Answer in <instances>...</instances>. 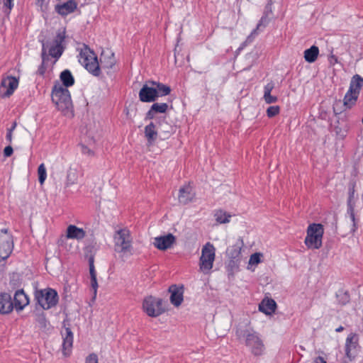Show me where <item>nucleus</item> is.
I'll list each match as a JSON object with an SVG mask.
<instances>
[{
	"instance_id": "12",
	"label": "nucleus",
	"mask_w": 363,
	"mask_h": 363,
	"mask_svg": "<svg viewBox=\"0 0 363 363\" xmlns=\"http://www.w3.org/2000/svg\"><path fill=\"white\" fill-rule=\"evenodd\" d=\"M358 337L354 333L350 334L345 342V354L350 360H352L357 354Z\"/></svg>"
},
{
	"instance_id": "37",
	"label": "nucleus",
	"mask_w": 363,
	"mask_h": 363,
	"mask_svg": "<svg viewBox=\"0 0 363 363\" xmlns=\"http://www.w3.org/2000/svg\"><path fill=\"white\" fill-rule=\"evenodd\" d=\"M65 30L62 31H58L52 43L57 45V46H63L62 43L65 41Z\"/></svg>"
},
{
	"instance_id": "11",
	"label": "nucleus",
	"mask_w": 363,
	"mask_h": 363,
	"mask_svg": "<svg viewBox=\"0 0 363 363\" xmlns=\"http://www.w3.org/2000/svg\"><path fill=\"white\" fill-rule=\"evenodd\" d=\"M176 242V237L172 233L155 238L153 245L160 250H166Z\"/></svg>"
},
{
	"instance_id": "39",
	"label": "nucleus",
	"mask_w": 363,
	"mask_h": 363,
	"mask_svg": "<svg viewBox=\"0 0 363 363\" xmlns=\"http://www.w3.org/2000/svg\"><path fill=\"white\" fill-rule=\"evenodd\" d=\"M13 7V0H3L2 10L5 14H9Z\"/></svg>"
},
{
	"instance_id": "54",
	"label": "nucleus",
	"mask_w": 363,
	"mask_h": 363,
	"mask_svg": "<svg viewBox=\"0 0 363 363\" xmlns=\"http://www.w3.org/2000/svg\"><path fill=\"white\" fill-rule=\"evenodd\" d=\"M16 125H17V123H16V121H14V122L12 123L11 126L10 128H7V131H9V132L13 133V132L14 131V130L16 129Z\"/></svg>"
},
{
	"instance_id": "36",
	"label": "nucleus",
	"mask_w": 363,
	"mask_h": 363,
	"mask_svg": "<svg viewBox=\"0 0 363 363\" xmlns=\"http://www.w3.org/2000/svg\"><path fill=\"white\" fill-rule=\"evenodd\" d=\"M263 254L261 252H255L250 255L248 264L249 265H257L262 262Z\"/></svg>"
},
{
	"instance_id": "22",
	"label": "nucleus",
	"mask_w": 363,
	"mask_h": 363,
	"mask_svg": "<svg viewBox=\"0 0 363 363\" xmlns=\"http://www.w3.org/2000/svg\"><path fill=\"white\" fill-rule=\"evenodd\" d=\"M86 233L83 228L77 227L74 225H69L67 228V238L69 239L82 240L85 238Z\"/></svg>"
},
{
	"instance_id": "8",
	"label": "nucleus",
	"mask_w": 363,
	"mask_h": 363,
	"mask_svg": "<svg viewBox=\"0 0 363 363\" xmlns=\"http://www.w3.org/2000/svg\"><path fill=\"white\" fill-rule=\"evenodd\" d=\"M243 335L245 337V345L253 354L261 355L264 353L265 347L257 333L252 329L246 330Z\"/></svg>"
},
{
	"instance_id": "1",
	"label": "nucleus",
	"mask_w": 363,
	"mask_h": 363,
	"mask_svg": "<svg viewBox=\"0 0 363 363\" xmlns=\"http://www.w3.org/2000/svg\"><path fill=\"white\" fill-rule=\"evenodd\" d=\"M79 63L93 76L99 77L101 68L98 58L93 50L84 45L79 54Z\"/></svg>"
},
{
	"instance_id": "51",
	"label": "nucleus",
	"mask_w": 363,
	"mask_h": 363,
	"mask_svg": "<svg viewBox=\"0 0 363 363\" xmlns=\"http://www.w3.org/2000/svg\"><path fill=\"white\" fill-rule=\"evenodd\" d=\"M328 61L330 65H334L338 62L337 57L334 55H330L328 57Z\"/></svg>"
},
{
	"instance_id": "27",
	"label": "nucleus",
	"mask_w": 363,
	"mask_h": 363,
	"mask_svg": "<svg viewBox=\"0 0 363 363\" xmlns=\"http://www.w3.org/2000/svg\"><path fill=\"white\" fill-rule=\"evenodd\" d=\"M149 83L155 86L154 88L157 92L156 95H157V98L160 96H167L171 92V88L168 85L155 81H149Z\"/></svg>"
},
{
	"instance_id": "35",
	"label": "nucleus",
	"mask_w": 363,
	"mask_h": 363,
	"mask_svg": "<svg viewBox=\"0 0 363 363\" xmlns=\"http://www.w3.org/2000/svg\"><path fill=\"white\" fill-rule=\"evenodd\" d=\"M38 181L43 184L47 178V171L43 163L40 164L38 168Z\"/></svg>"
},
{
	"instance_id": "4",
	"label": "nucleus",
	"mask_w": 363,
	"mask_h": 363,
	"mask_svg": "<svg viewBox=\"0 0 363 363\" xmlns=\"http://www.w3.org/2000/svg\"><path fill=\"white\" fill-rule=\"evenodd\" d=\"M362 86L363 78L359 74H354L350 80L349 89L343 99V104L347 108L354 105Z\"/></svg>"
},
{
	"instance_id": "50",
	"label": "nucleus",
	"mask_w": 363,
	"mask_h": 363,
	"mask_svg": "<svg viewBox=\"0 0 363 363\" xmlns=\"http://www.w3.org/2000/svg\"><path fill=\"white\" fill-rule=\"evenodd\" d=\"M274 87V85L272 82L268 83L264 87V94L271 93V91H272Z\"/></svg>"
},
{
	"instance_id": "19",
	"label": "nucleus",
	"mask_w": 363,
	"mask_h": 363,
	"mask_svg": "<svg viewBox=\"0 0 363 363\" xmlns=\"http://www.w3.org/2000/svg\"><path fill=\"white\" fill-rule=\"evenodd\" d=\"M13 309L11 296L6 292L0 293V314H9Z\"/></svg>"
},
{
	"instance_id": "26",
	"label": "nucleus",
	"mask_w": 363,
	"mask_h": 363,
	"mask_svg": "<svg viewBox=\"0 0 363 363\" xmlns=\"http://www.w3.org/2000/svg\"><path fill=\"white\" fill-rule=\"evenodd\" d=\"M319 55V48L316 45H312L303 52V57L308 63L315 62Z\"/></svg>"
},
{
	"instance_id": "24",
	"label": "nucleus",
	"mask_w": 363,
	"mask_h": 363,
	"mask_svg": "<svg viewBox=\"0 0 363 363\" xmlns=\"http://www.w3.org/2000/svg\"><path fill=\"white\" fill-rule=\"evenodd\" d=\"M41 43H42V51H41L42 63L38 67L37 74L40 76H44V74L46 72L45 62L49 60L48 55L46 52L45 46L48 47L49 43L44 42V40H42Z\"/></svg>"
},
{
	"instance_id": "25",
	"label": "nucleus",
	"mask_w": 363,
	"mask_h": 363,
	"mask_svg": "<svg viewBox=\"0 0 363 363\" xmlns=\"http://www.w3.org/2000/svg\"><path fill=\"white\" fill-rule=\"evenodd\" d=\"M62 86L65 88L70 87L74 84L75 79L69 69L63 70L60 74Z\"/></svg>"
},
{
	"instance_id": "45",
	"label": "nucleus",
	"mask_w": 363,
	"mask_h": 363,
	"mask_svg": "<svg viewBox=\"0 0 363 363\" xmlns=\"http://www.w3.org/2000/svg\"><path fill=\"white\" fill-rule=\"evenodd\" d=\"M86 363H99L97 355L95 353L89 354L86 358Z\"/></svg>"
},
{
	"instance_id": "32",
	"label": "nucleus",
	"mask_w": 363,
	"mask_h": 363,
	"mask_svg": "<svg viewBox=\"0 0 363 363\" xmlns=\"http://www.w3.org/2000/svg\"><path fill=\"white\" fill-rule=\"evenodd\" d=\"M78 180V173L76 169L69 168L67 173L66 185L67 186L74 184Z\"/></svg>"
},
{
	"instance_id": "10",
	"label": "nucleus",
	"mask_w": 363,
	"mask_h": 363,
	"mask_svg": "<svg viewBox=\"0 0 363 363\" xmlns=\"http://www.w3.org/2000/svg\"><path fill=\"white\" fill-rule=\"evenodd\" d=\"M13 250V235L0 236V262L7 259Z\"/></svg>"
},
{
	"instance_id": "41",
	"label": "nucleus",
	"mask_w": 363,
	"mask_h": 363,
	"mask_svg": "<svg viewBox=\"0 0 363 363\" xmlns=\"http://www.w3.org/2000/svg\"><path fill=\"white\" fill-rule=\"evenodd\" d=\"M280 111L279 106H272L267 109V115L268 117L272 118L277 116Z\"/></svg>"
},
{
	"instance_id": "23",
	"label": "nucleus",
	"mask_w": 363,
	"mask_h": 363,
	"mask_svg": "<svg viewBox=\"0 0 363 363\" xmlns=\"http://www.w3.org/2000/svg\"><path fill=\"white\" fill-rule=\"evenodd\" d=\"M277 307L276 302L273 299H264L259 305V309L266 315H270L274 312Z\"/></svg>"
},
{
	"instance_id": "31",
	"label": "nucleus",
	"mask_w": 363,
	"mask_h": 363,
	"mask_svg": "<svg viewBox=\"0 0 363 363\" xmlns=\"http://www.w3.org/2000/svg\"><path fill=\"white\" fill-rule=\"evenodd\" d=\"M267 9H268V11L264 13L263 16L261 18L259 23H257L256 28L252 30V32L251 33V35H257L258 32L259 30H262V28H265L267 26V25L268 24V23H269L268 14H269V13L272 12L271 5H269L267 6Z\"/></svg>"
},
{
	"instance_id": "3",
	"label": "nucleus",
	"mask_w": 363,
	"mask_h": 363,
	"mask_svg": "<svg viewBox=\"0 0 363 363\" xmlns=\"http://www.w3.org/2000/svg\"><path fill=\"white\" fill-rule=\"evenodd\" d=\"M34 300L43 310H49L57 305L59 296L55 289L50 287L43 289H35Z\"/></svg>"
},
{
	"instance_id": "52",
	"label": "nucleus",
	"mask_w": 363,
	"mask_h": 363,
	"mask_svg": "<svg viewBox=\"0 0 363 363\" xmlns=\"http://www.w3.org/2000/svg\"><path fill=\"white\" fill-rule=\"evenodd\" d=\"M13 138V133L7 131L6 135V140L9 145H11Z\"/></svg>"
},
{
	"instance_id": "21",
	"label": "nucleus",
	"mask_w": 363,
	"mask_h": 363,
	"mask_svg": "<svg viewBox=\"0 0 363 363\" xmlns=\"http://www.w3.org/2000/svg\"><path fill=\"white\" fill-rule=\"evenodd\" d=\"M216 258V248L210 242L206 243V270H211Z\"/></svg>"
},
{
	"instance_id": "2",
	"label": "nucleus",
	"mask_w": 363,
	"mask_h": 363,
	"mask_svg": "<svg viewBox=\"0 0 363 363\" xmlns=\"http://www.w3.org/2000/svg\"><path fill=\"white\" fill-rule=\"evenodd\" d=\"M52 101L57 109L62 112L69 111L73 106L69 91L59 83L55 84L52 89Z\"/></svg>"
},
{
	"instance_id": "13",
	"label": "nucleus",
	"mask_w": 363,
	"mask_h": 363,
	"mask_svg": "<svg viewBox=\"0 0 363 363\" xmlns=\"http://www.w3.org/2000/svg\"><path fill=\"white\" fill-rule=\"evenodd\" d=\"M170 295V302L176 307L179 306L184 300V286L172 284L169 287Z\"/></svg>"
},
{
	"instance_id": "42",
	"label": "nucleus",
	"mask_w": 363,
	"mask_h": 363,
	"mask_svg": "<svg viewBox=\"0 0 363 363\" xmlns=\"http://www.w3.org/2000/svg\"><path fill=\"white\" fill-rule=\"evenodd\" d=\"M240 247L238 246H233L231 249H229L228 253L231 258L235 259L240 254Z\"/></svg>"
},
{
	"instance_id": "43",
	"label": "nucleus",
	"mask_w": 363,
	"mask_h": 363,
	"mask_svg": "<svg viewBox=\"0 0 363 363\" xmlns=\"http://www.w3.org/2000/svg\"><path fill=\"white\" fill-rule=\"evenodd\" d=\"M263 97L267 104L275 103L277 101V97L271 95V93L264 94Z\"/></svg>"
},
{
	"instance_id": "38",
	"label": "nucleus",
	"mask_w": 363,
	"mask_h": 363,
	"mask_svg": "<svg viewBox=\"0 0 363 363\" xmlns=\"http://www.w3.org/2000/svg\"><path fill=\"white\" fill-rule=\"evenodd\" d=\"M9 285L12 289H16L21 285V279L18 274H13L10 276Z\"/></svg>"
},
{
	"instance_id": "57",
	"label": "nucleus",
	"mask_w": 363,
	"mask_h": 363,
	"mask_svg": "<svg viewBox=\"0 0 363 363\" xmlns=\"http://www.w3.org/2000/svg\"><path fill=\"white\" fill-rule=\"evenodd\" d=\"M344 330V328L342 326H340L335 329V331L337 333L342 332Z\"/></svg>"
},
{
	"instance_id": "48",
	"label": "nucleus",
	"mask_w": 363,
	"mask_h": 363,
	"mask_svg": "<svg viewBox=\"0 0 363 363\" xmlns=\"http://www.w3.org/2000/svg\"><path fill=\"white\" fill-rule=\"evenodd\" d=\"M350 219H351V222H352V228L350 230V233H353L354 232H355L357 227H356V223H355V220H354V215L352 211L350 213Z\"/></svg>"
},
{
	"instance_id": "59",
	"label": "nucleus",
	"mask_w": 363,
	"mask_h": 363,
	"mask_svg": "<svg viewBox=\"0 0 363 363\" xmlns=\"http://www.w3.org/2000/svg\"><path fill=\"white\" fill-rule=\"evenodd\" d=\"M38 2L40 3V4L42 5L44 2V0H38Z\"/></svg>"
},
{
	"instance_id": "9",
	"label": "nucleus",
	"mask_w": 363,
	"mask_h": 363,
	"mask_svg": "<svg viewBox=\"0 0 363 363\" xmlns=\"http://www.w3.org/2000/svg\"><path fill=\"white\" fill-rule=\"evenodd\" d=\"M18 78L13 76H7L2 78L0 86V97L8 98L11 96L18 88Z\"/></svg>"
},
{
	"instance_id": "49",
	"label": "nucleus",
	"mask_w": 363,
	"mask_h": 363,
	"mask_svg": "<svg viewBox=\"0 0 363 363\" xmlns=\"http://www.w3.org/2000/svg\"><path fill=\"white\" fill-rule=\"evenodd\" d=\"M155 113L150 108L145 114V121L151 120L155 118Z\"/></svg>"
},
{
	"instance_id": "14",
	"label": "nucleus",
	"mask_w": 363,
	"mask_h": 363,
	"mask_svg": "<svg viewBox=\"0 0 363 363\" xmlns=\"http://www.w3.org/2000/svg\"><path fill=\"white\" fill-rule=\"evenodd\" d=\"M77 9V3L75 0H68L55 6V11L62 17H66L72 13Z\"/></svg>"
},
{
	"instance_id": "5",
	"label": "nucleus",
	"mask_w": 363,
	"mask_h": 363,
	"mask_svg": "<svg viewBox=\"0 0 363 363\" xmlns=\"http://www.w3.org/2000/svg\"><path fill=\"white\" fill-rule=\"evenodd\" d=\"M324 233L321 224L313 223L307 229L305 245L309 249H319L322 246V238Z\"/></svg>"
},
{
	"instance_id": "20",
	"label": "nucleus",
	"mask_w": 363,
	"mask_h": 363,
	"mask_svg": "<svg viewBox=\"0 0 363 363\" xmlns=\"http://www.w3.org/2000/svg\"><path fill=\"white\" fill-rule=\"evenodd\" d=\"M194 196L191 187L189 185L181 187L179 191L178 199L182 204H186L191 201Z\"/></svg>"
},
{
	"instance_id": "18",
	"label": "nucleus",
	"mask_w": 363,
	"mask_h": 363,
	"mask_svg": "<svg viewBox=\"0 0 363 363\" xmlns=\"http://www.w3.org/2000/svg\"><path fill=\"white\" fill-rule=\"evenodd\" d=\"M13 308L16 311H22L26 306L29 303L28 296L25 294L23 289H18L15 292L13 297Z\"/></svg>"
},
{
	"instance_id": "33",
	"label": "nucleus",
	"mask_w": 363,
	"mask_h": 363,
	"mask_svg": "<svg viewBox=\"0 0 363 363\" xmlns=\"http://www.w3.org/2000/svg\"><path fill=\"white\" fill-rule=\"evenodd\" d=\"M35 321L38 324L39 328L41 329H46L49 325V322L43 312L36 313Z\"/></svg>"
},
{
	"instance_id": "15",
	"label": "nucleus",
	"mask_w": 363,
	"mask_h": 363,
	"mask_svg": "<svg viewBox=\"0 0 363 363\" xmlns=\"http://www.w3.org/2000/svg\"><path fill=\"white\" fill-rule=\"evenodd\" d=\"M162 125L163 124L161 123V121H159L157 124L150 122L145 127L144 133L149 145H152L155 142L157 137V132L158 130H162Z\"/></svg>"
},
{
	"instance_id": "7",
	"label": "nucleus",
	"mask_w": 363,
	"mask_h": 363,
	"mask_svg": "<svg viewBox=\"0 0 363 363\" xmlns=\"http://www.w3.org/2000/svg\"><path fill=\"white\" fill-rule=\"evenodd\" d=\"M143 310L150 317L156 318L165 312L163 300L153 296H148L143 299Z\"/></svg>"
},
{
	"instance_id": "40",
	"label": "nucleus",
	"mask_w": 363,
	"mask_h": 363,
	"mask_svg": "<svg viewBox=\"0 0 363 363\" xmlns=\"http://www.w3.org/2000/svg\"><path fill=\"white\" fill-rule=\"evenodd\" d=\"M238 269V264L235 260H231L227 266V270L229 275L233 276L235 272Z\"/></svg>"
},
{
	"instance_id": "56",
	"label": "nucleus",
	"mask_w": 363,
	"mask_h": 363,
	"mask_svg": "<svg viewBox=\"0 0 363 363\" xmlns=\"http://www.w3.org/2000/svg\"><path fill=\"white\" fill-rule=\"evenodd\" d=\"M1 233L4 234L3 236L11 235V234L9 233L8 228H2V229H1Z\"/></svg>"
},
{
	"instance_id": "46",
	"label": "nucleus",
	"mask_w": 363,
	"mask_h": 363,
	"mask_svg": "<svg viewBox=\"0 0 363 363\" xmlns=\"http://www.w3.org/2000/svg\"><path fill=\"white\" fill-rule=\"evenodd\" d=\"M199 267L201 271L204 269V245L201 248V257L199 259Z\"/></svg>"
},
{
	"instance_id": "58",
	"label": "nucleus",
	"mask_w": 363,
	"mask_h": 363,
	"mask_svg": "<svg viewBox=\"0 0 363 363\" xmlns=\"http://www.w3.org/2000/svg\"><path fill=\"white\" fill-rule=\"evenodd\" d=\"M115 65V62H114V60H113L112 62H111V64L107 66L108 68H112V67Z\"/></svg>"
},
{
	"instance_id": "17",
	"label": "nucleus",
	"mask_w": 363,
	"mask_h": 363,
	"mask_svg": "<svg viewBox=\"0 0 363 363\" xmlns=\"http://www.w3.org/2000/svg\"><path fill=\"white\" fill-rule=\"evenodd\" d=\"M156 93L157 92L154 87H150L145 84L139 91V99L142 102H153L157 99V95H156Z\"/></svg>"
},
{
	"instance_id": "53",
	"label": "nucleus",
	"mask_w": 363,
	"mask_h": 363,
	"mask_svg": "<svg viewBox=\"0 0 363 363\" xmlns=\"http://www.w3.org/2000/svg\"><path fill=\"white\" fill-rule=\"evenodd\" d=\"M313 363H327V362L322 357H318L315 358Z\"/></svg>"
},
{
	"instance_id": "47",
	"label": "nucleus",
	"mask_w": 363,
	"mask_h": 363,
	"mask_svg": "<svg viewBox=\"0 0 363 363\" xmlns=\"http://www.w3.org/2000/svg\"><path fill=\"white\" fill-rule=\"evenodd\" d=\"M13 152V149L11 145L9 144L4 150V156L6 157H9L12 155Z\"/></svg>"
},
{
	"instance_id": "55",
	"label": "nucleus",
	"mask_w": 363,
	"mask_h": 363,
	"mask_svg": "<svg viewBox=\"0 0 363 363\" xmlns=\"http://www.w3.org/2000/svg\"><path fill=\"white\" fill-rule=\"evenodd\" d=\"M82 148V152L84 153H88L89 155L93 154V152L91 150H89L86 146L83 145Z\"/></svg>"
},
{
	"instance_id": "44",
	"label": "nucleus",
	"mask_w": 363,
	"mask_h": 363,
	"mask_svg": "<svg viewBox=\"0 0 363 363\" xmlns=\"http://www.w3.org/2000/svg\"><path fill=\"white\" fill-rule=\"evenodd\" d=\"M161 123L163 124V125L162 126V130L160 131L164 133L165 137H168L171 133V130L172 129V128L164 121H163L162 123L161 122Z\"/></svg>"
},
{
	"instance_id": "28",
	"label": "nucleus",
	"mask_w": 363,
	"mask_h": 363,
	"mask_svg": "<svg viewBox=\"0 0 363 363\" xmlns=\"http://www.w3.org/2000/svg\"><path fill=\"white\" fill-rule=\"evenodd\" d=\"M89 274L91 278V286L94 290V295L96 294L97 289H98V283L96 279V272L95 270L94 264V257H90L89 258Z\"/></svg>"
},
{
	"instance_id": "29",
	"label": "nucleus",
	"mask_w": 363,
	"mask_h": 363,
	"mask_svg": "<svg viewBox=\"0 0 363 363\" xmlns=\"http://www.w3.org/2000/svg\"><path fill=\"white\" fill-rule=\"evenodd\" d=\"M212 215L218 224H225L230 221L231 215L221 209L215 210Z\"/></svg>"
},
{
	"instance_id": "16",
	"label": "nucleus",
	"mask_w": 363,
	"mask_h": 363,
	"mask_svg": "<svg viewBox=\"0 0 363 363\" xmlns=\"http://www.w3.org/2000/svg\"><path fill=\"white\" fill-rule=\"evenodd\" d=\"M62 335V353L65 356H69L73 346L74 335L69 327L65 328V330L61 332Z\"/></svg>"
},
{
	"instance_id": "30",
	"label": "nucleus",
	"mask_w": 363,
	"mask_h": 363,
	"mask_svg": "<svg viewBox=\"0 0 363 363\" xmlns=\"http://www.w3.org/2000/svg\"><path fill=\"white\" fill-rule=\"evenodd\" d=\"M46 42H48V46H45V50L48 49L49 55L54 57L57 60H58L62 55L64 52V47L63 46H57V45L52 44L50 41L47 40Z\"/></svg>"
},
{
	"instance_id": "34",
	"label": "nucleus",
	"mask_w": 363,
	"mask_h": 363,
	"mask_svg": "<svg viewBox=\"0 0 363 363\" xmlns=\"http://www.w3.org/2000/svg\"><path fill=\"white\" fill-rule=\"evenodd\" d=\"M150 108H152V111H154L155 113H164L168 109V104L167 103H155L151 106Z\"/></svg>"
},
{
	"instance_id": "6",
	"label": "nucleus",
	"mask_w": 363,
	"mask_h": 363,
	"mask_svg": "<svg viewBox=\"0 0 363 363\" xmlns=\"http://www.w3.org/2000/svg\"><path fill=\"white\" fill-rule=\"evenodd\" d=\"M114 242L116 252L133 255L132 240L128 230L123 228L117 230L114 236Z\"/></svg>"
}]
</instances>
